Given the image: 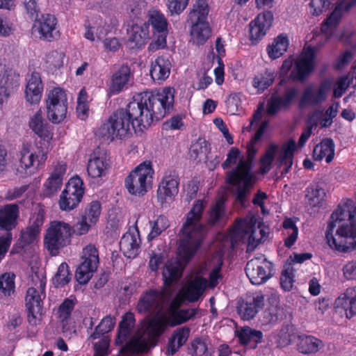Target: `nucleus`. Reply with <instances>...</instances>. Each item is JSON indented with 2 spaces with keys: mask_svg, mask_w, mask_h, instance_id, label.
Wrapping results in <instances>:
<instances>
[{
  "mask_svg": "<svg viewBox=\"0 0 356 356\" xmlns=\"http://www.w3.org/2000/svg\"><path fill=\"white\" fill-rule=\"evenodd\" d=\"M183 270L180 261L171 259L167 261L163 270L165 288L161 290L151 289L143 294L137 305L138 312L155 316L145 323L134 335H131L135 319L131 313H127L119 325L117 345H121L120 352L123 355L146 352L156 337L160 336L168 325L183 323L196 314V309L179 310L182 300L176 297L168 305L172 296L170 285L177 281Z\"/></svg>",
  "mask_w": 356,
  "mask_h": 356,
  "instance_id": "obj_1",
  "label": "nucleus"
},
{
  "mask_svg": "<svg viewBox=\"0 0 356 356\" xmlns=\"http://www.w3.org/2000/svg\"><path fill=\"white\" fill-rule=\"evenodd\" d=\"M175 91L164 88L156 93L145 91L134 95L127 108L114 112L95 131L97 136L112 142L131 135L132 129L142 131L154 119L165 117L172 108Z\"/></svg>",
  "mask_w": 356,
  "mask_h": 356,
  "instance_id": "obj_2",
  "label": "nucleus"
},
{
  "mask_svg": "<svg viewBox=\"0 0 356 356\" xmlns=\"http://www.w3.org/2000/svg\"><path fill=\"white\" fill-rule=\"evenodd\" d=\"M325 238L334 251L350 253L356 250V207L353 201H342L332 212Z\"/></svg>",
  "mask_w": 356,
  "mask_h": 356,
  "instance_id": "obj_3",
  "label": "nucleus"
},
{
  "mask_svg": "<svg viewBox=\"0 0 356 356\" xmlns=\"http://www.w3.org/2000/svg\"><path fill=\"white\" fill-rule=\"evenodd\" d=\"M343 15L336 8L323 23L320 29H316L307 35V40L313 42L315 47L311 45L305 47L300 56L295 61V67L291 72V76L298 80H303L314 70L316 65V51L326 44L335 32L336 27Z\"/></svg>",
  "mask_w": 356,
  "mask_h": 356,
  "instance_id": "obj_4",
  "label": "nucleus"
},
{
  "mask_svg": "<svg viewBox=\"0 0 356 356\" xmlns=\"http://www.w3.org/2000/svg\"><path fill=\"white\" fill-rule=\"evenodd\" d=\"M237 163L236 167L227 173L226 181L230 185L236 202L243 207L256 182V177L251 171L250 163L241 156V152L236 147H232L222 167L227 169Z\"/></svg>",
  "mask_w": 356,
  "mask_h": 356,
  "instance_id": "obj_5",
  "label": "nucleus"
},
{
  "mask_svg": "<svg viewBox=\"0 0 356 356\" xmlns=\"http://www.w3.org/2000/svg\"><path fill=\"white\" fill-rule=\"evenodd\" d=\"M206 203L201 200L195 202L186 214V221L179 233L177 254L182 262L187 263L201 246L206 231L201 219Z\"/></svg>",
  "mask_w": 356,
  "mask_h": 356,
  "instance_id": "obj_6",
  "label": "nucleus"
},
{
  "mask_svg": "<svg viewBox=\"0 0 356 356\" xmlns=\"http://www.w3.org/2000/svg\"><path fill=\"white\" fill-rule=\"evenodd\" d=\"M296 147V142L292 139L285 142L281 146L275 143L270 144L260 159V172L263 174L269 172L273 161L275 159L277 167L283 168L281 175L283 176L287 174L293 165Z\"/></svg>",
  "mask_w": 356,
  "mask_h": 356,
  "instance_id": "obj_7",
  "label": "nucleus"
},
{
  "mask_svg": "<svg viewBox=\"0 0 356 356\" xmlns=\"http://www.w3.org/2000/svg\"><path fill=\"white\" fill-rule=\"evenodd\" d=\"M256 222L257 219L254 217H247L237 220L235 223L234 233L246 241L247 252L254 251L269 233L268 227L262 223H259L256 227Z\"/></svg>",
  "mask_w": 356,
  "mask_h": 356,
  "instance_id": "obj_8",
  "label": "nucleus"
},
{
  "mask_svg": "<svg viewBox=\"0 0 356 356\" xmlns=\"http://www.w3.org/2000/svg\"><path fill=\"white\" fill-rule=\"evenodd\" d=\"M32 281L35 282V286L28 289L25 300L28 321L31 324L36 325L41 321L43 315L42 300L46 296V279L35 275Z\"/></svg>",
  "mask_w": 356,
  "mask_h": 356,
  "instance_id": "obj_9",
  "label": "nucleus"
},
{
  "mask_svg": "<svg viewBox=\"0 0 356 356\" xmlns=\"http://www.w3.org/2000/svg\"><path fill=\"white\" fill-rule=\"evenodd\" d=\"M154 170L150 162H143L136 167L124 181L128 192L134 195L143 196L151 188Z\"/></svg>",
  "mask_w": 356,
  "mask_h": 356,
  "instance_id": "obj_10",
  "label": "nucleus"
},
{
  "mask_svg": "<svg viewBox=\"0 0 356 356\" xmlns=\"http://www.w3.org/2000/svg\"><path fill=\"white\" fill-rule=\"evenodd\" d=\"M72 226L63 221L51 222L44 237V245L51 254L56 255L58 250L70 243Z\"/></svg>",
  "mask_w": 356,
  "mask_h": 356,
  "instance_id": "obj_11",
  "label": "nucleus"
},
{
  "mask_svg": "<svg viewBox=\"0 0 356 356\" xmlns=\"http://www.w3.org/2000/svg\"><path fill=\"white\" fill-rule=\"evenodd\" d=\"M46 108L48 119L54 124L63 122L67 112L66 92L60 88H54L47 92Z\"/></svg>",
  "mask_w": 356,
  "mask_h": 356,
  "instance_id": "obj_12",
  "label": "nucleus"
},
{
  "mask_svg": "<svg viewBox=\"0 0 356 356\" xmlns=\"http://www.w3.org/2000/svg\"><path fill=\"white\" fill-rule=\"evenodd\" d=\"M48 152L35 144L26 143L20 151L19 166L30 173L43 168L47 159Z\"/></svg>",
  "mask_w": 356,
  "mask_h": 356,
  "instance_id": "obj_13",
  "label": "nucleus"
},
{
  "mask_svg": "<svg viewBox=\"0 0 356 356\" xmlns=\"http://www.w3.org/2000/svg\"><path fill=\"white\" fill-rule=\"evenodd\" d=\"M85 188L83 180L78 176L69 179L59 198V207L62 211H69L76 208L81 202Z\"/></svg>",
  "mask_w": 356,
  "mask_h": 356,
  "instance_id": "obj_14",
  "label": "nucleus"
},
{
  "mask_svg": "<svg viewBox=\"0 0 356 356\" xmlns=\"http://www.w3.org/2000/svg\"><path fill=\"white\" fill-rule=\"evenodd\" d=\"M81 263L76 270V279L81 284L89 282L99 264V252L92 244L86 245L82 251Z\"/></svg>",
  "mask_w": 356,
  "mask_h": 356,
  "instance_id": "obj_15",
  "label": "nucleus"
},
{
  "mask_svg": "<svg viewBox=\"0 0 356 356\" xmlns=\"http://www.w3.org/2000/svg\"><path fill=\"white\" fill-rule=\"evenodd\" d=\"M272 264L264 255L255 257L245 266V273L252 284L259 285L271 277Z\"/></svg>",
  "mask_w": 356,
  "mask_h": 356,
  "instance_id": "obj_16",
  "label": "nucleus"
},
{
  "mask_svg": "<svg viewBox=\"0 0 356 356\" xmlns=\"http://www.w3.org/2000/svg\"><path fill=\"white\" fill-rule=\"evenodd\" d=\"M332 83L325 80L320 84H311L305 88L300 99V107L314 106L324 102L331 89Z\"/></svg>",
  "mask_w": 356,
  "mask_h": 356,
  "instance_id": "obj_17",
  "label": "nucleus"
},
{
  "mask_svg": "<svg viewBox=\"0 0 356 356\" xmlns=\"http://www.w3.org/2000/svg\"><path fill=\"white\" fill-rule=\"evenodd\" d=\"M205 268L206 265L204 264L197 275L188 280L182 287L177 297H179L182 300L195 302L202 296L208 284L207 280L202 276Z\"/></svg>",
  "mask_w": 356,
  "mask_h": 356,
  "instance_id": "obj_18",
  "label": "nucleus"
},
{
  "mask_svg": "<svg viewBox=\"0 0 356 356\" xmlns=\"http://www.w3.org/2000/svg\"><path fill=\"white\" fill-rule=\"evenodd\" d=\"M19 76L4 60H0V104H2L19 86Z\"/></svg>",
  "mask_w": 356,
  "mask_h": 356,
  "instance_id": "obj_19",
  "label": "nucleus"
},
{
  "mask_svg": "<svg viewBox=\"0 0 356 356\" xmlns=\"http://www.w3.org/2000/svg\"><path fill=\"white\" fill-rule=\"evenodd\" d=\"M179 180L175 174L166 173L159 184L157 197L163 205L172 202L179 193Z\"/></svg>",
  "mask_w": 356,
  "mask_h": 356,
  "instance_id": "obj_20",
  "label": "nucleus"
},
{
  "mask_svg": "<svg viewBox=\"0 0 356 356\" xmlns=\"http://www.w3.org/2000/svg\"><path fill=\"white\" fill-rule=\"evenodd\" d=\"M57 19L50 14H41L35 17L33 31L39 34L40 39L51 40L58 36L56 30Z\"/></svg>",
  "mask_w": 356,
  "mask_h": 356,
  "instance_id": "obj_21",
  "label": "nucleus"
},
{
  "mask_svg": "<svg viewBox=\"0 0 356 356\" xmlns=\"http://www.w3.org/2000/svg\"><path fill=\"white\" fill-rule=\"evenodd\" d=\"M339 108L338 102L331 104L323 112L321 108H317L311 112L308 115L307 124L311 127L320 126L321 128H327L331 126L333 119L337 116Z\"/></svg>",
  "mask_w": 356,
  "mask_h": 356,
  "instance_id": "obj_22",
  "label": "nucleus"
},
{
  "mask_svg": "<svg viewBox=\"0 0 356 356\" xmlns=\"http://www.w3.org/2000/svg\"><path fill=\"white\" fill-rule=\"evenodd\" d=\"M273 15L270 11L259 14L250 24V39L258 42L264 38L272 26Z\"/></svg>",
  "mask_w": 356,
  "mask_h": 356,
  "instance_id": "obj_23",
  "label": "nucleus"
},
{
  "mask_svg": "<svg viewBox=\"0 0 356 356\" xmlns=\"http://www.w3.org/2000/svg\"><path fill=\"white\" fill-rule=\"evenodd\" d=\"M141 239L137 228L129 229L121 238L120 248L127 258H135L140 251Z\"/></svg>",
  "mask_w": 356,
  "mask_h": 356,
  "instance_id": "obj_24",
  "label": "nucleus"
},
{
  "mask_svg": "<svg viewBox=\"0 0 356 356\" xmlns=\"http://www.w3.org/2000/svg\"><path fill=\"white\" fill-rule=\"evenodd\" d=\"M29 127L42 140L47 142L52 140L54 136L53 128L44 118L41 109L38 110L30 117Z\"/></svg>",
  "mask_w": 356,
  "mask_h": 356,
  "instance_id": "obj_25",
  "label": "nucleus"
},
{
  "mask_svg": "<svg viewBox=\"0 0 356 356\" xmlns=\"http://www.w3.org/2000/svg\"><path fill=\"white\" fill-rule=\"evenodd\" d=\"M356 288H348L335 301L337 312L348 319L356 314Z\"/></svg>",
  "mask_w": 356,
  "mask_h": 356,
  "instance_id": "obj_26",
  "label": "nucleus"
},
{
  "mask_svg": "<svg viewBox=\"0 0 356 356\" xmlns=\"http://www.w3.org/2000/svg\"><path fill=\"white\" fill-rule=\"evenodd\" d=\"M132 79L130 67L127 65L120 66L113 74L109 83V92L117 95L126 90Z\"/></svg>",
  "mask_w": 356,
  "mask_h": 356,
  "instance_id": "obj_27",
  "label": "nucleus"
},
{
  "mask_svg": "<svg viewBox=\"0 0 356 356\" xmlns=\"http://www.w3.org/2000/svg\"><path fill=\"white\" fill-rule=\"evenodd\" d=\"M43 92V84L39 73L33 72L28 78L25 89L26 100L31 104L40 103Z\"/></svg>",
  "mask_w": 356,
  "mask_h": 356,
  "instance_id": "obj_28",
  "label": "nucleus"
},
{
  "mask_svg": "<svg viewBox=\"0 0 356 356\" xmlns=\"http://www.w3.org/2000/svg\"><path fill=\"white\" fill-rule=\"evenodd\" d=\"M19 211L16 204H8L0 208V229L10 231L17 223Z\"/></svg>",
  "mask_w": 356,
  "mask_h": 356,
  "instance_id": "obj_29",
  "label": "nucleus"
},
{
  "mask_svg": "<svg viewBox=\"0 0 356 356\" xmlns=\"http://www.w3.org/2000/svg\"><path fill=\"white\" fill-rule=\"evenodd\" d=\"M264 298L262 295H257L241 302L237 307V311L241 318L243 320L253 318L259 309L264 305Z\"/></svg>",
  "mask_w": 356,
  "mask_h": 356,
  "instance_id": "obj_30",
  "label": "nucleus"
},
{
  "mask_svg": "<svg viewBox=\"0 0 356 356\" xmlns=\"http://www.w3.org/2000/svg\"><path fill=\"white\" fill-rule=\"evenodd\" d=\"M297 93V89L292 88L289 89L282 97L273 95L268 102L267 113L269 115H274L280 109L288 107Z\"/></svg>",
  "mask_w": 356,
  "mask_h": 356,
  "instance_id": "obj_31",
  "label": "nucleus"
},
{
  "mask_svg": "<svg viewBox=\"0 0 356 356\" xmlns=\"http://www.w3.org/2000/svg\"><path fill=\"white\" fill-rule=\"evenodd\" d=\"M298 350L305 355L315 354L324 347L323 342L312 335L300 334L296 340Z\"/></svg>",
  "mask_w": 356,
  "mask_h": 356,
  "instance_id": "obj_32",
  "label": "nucleus"
},
{
  "mask_svg": "<svg viewBox=\"0 0 356 356\" xmlns=\"http://www.w3.org/2000/svg\"><path fill=\"white\" fill-rule=\"evenodd\" d=\"M191 41L197 45L204 44L210 38L211 29L208 22H191Z\"/></svg>",
  "mask_w": 356,
  "mask_h": 356,
  "instance_id": "obj_33",
  "label": "nucleus"
},
{
  "mask_svg": "<svg viewBox=\"0 0 356 356\" xmlns=\"http://www.w3.org/2000/svg\"><path fill=\"white\" fill-rule=\"evenodd\" d=\"M171 69V63L168 58L158 57L152 63L150 75L154 81H163L168 78Z\"/></svg>",
  "mask_w": 356,
  "mask_h": 356,
  "instance_id": "obj_34",
  "label": "nucleus"
},
{
  "mask_svg": "<svg viewBox=\"0 0 356 356\" xmlns=\"http://www.w3.org/2000/svg\"><path fill=\"white\" fill-rule=\"evenodd\" d=\"M109 163L104 155H92L89 159L87 172L92 178H99L106 175Z\"/></svg>",
  "mask_w": 356,
  "mask_h": 356,
  "instance_id": "obj_35",
  "label": "nucleus"
},
{
  "mask_svg": "<svg viewBox=\"0 0 356 356\" xmlns=\"http://www.w3.org/2000/svg\"><path fill=\"white\" fill-rule=\"evenodd\" d=\"M334 156V144L332 139L325 138L317 145L313 151V158L316 161L325 159L327 163L331 162Z\"/></svg>",
  "mask_w": 356,
  "mask_h": 356,
  "instance_id": "obj_36",
  "label": "nucleus"
},
{
  "mask_svg": "<svg viewBox=\"0 0 356 356\" xmlns=\"http://www.w3.org/2000/svg\"><path fill=\"white\" fill-rule=\"evenodd\" d=\"M190 329L182 327L177 329L169 339L167 354L173 355L188 340Z\"/></svg>",
  "mask_w": 356,
  "mask_h": 356,
  "instance_id": "obj_37",
  "label": "nucleus"
},
{
  "mask_svg": "<svg viewBox=\"0 0 356 356\" xmlns=\"http://www.w3.org/2000/svg\"><path fill=\"white\" fill-rule=\"evenodd\" d=\"M238 337L241 343L245 345L248 348L254 349L258 343L261 342L263 334L261 331L245 327L238 332Z\"/></svg>",
  "mask_w": 356,
  "mask_h": 356,
  "instance_id": "obj_38",
  "label": "nucleus"
},
{
  "mask_svg": "<svg viewBox=\"0 0 356 356\" xmlns=\"http://www.w3.org/2000/svg\"><path fill=\"white\" fill-rule=\"evenodd\" d=\"M289 40L286 35H279L273 42L267 47V52L271 59L280 57L286 51L289 46Z\"/></svg>",
  "mask_w": 356,
  "mask_h": 356,
  "instance_id": "obj_39",
  "label": "nucleus"
},
{
  "mask_svg": "<svg viewBox=\"0 0 356 356\" xmlns=\"http://www.w3.org/2000/svg\"><path fill=\"white\" fill-rule=\"evenodd\" d=\"M129 40L135 47H140L149 37V26L145 23L134 24L129 31Z\"/></svg>",
  "mask_w": 356,
  "mask_h": 356,
  "instance_id": "obj_40",
  "label": "nucleus"
},
{
  "mask_svg": "<svg viewBox=\"0 0 356 356\" xmlns=\"http://www.w3.org/2000/svg\"><path fill=\"white\" fill-rule=\"evenodd\" d=\"M209 6L206 0H197L193 4L188 17L191 22H207Z\"/></svg>",
  "mask_w": 356,
  "mask_h": 356,
  "instance_id": "obj_41",
  "label": "nucleus"
},
{
  "mask_svg": "<svg viewBox=\"0 0 356 356\" xmlns=\"http://www.w3.org/2000/svg\"><path fill=\"white\" fill-rule=\"evenodd\" d=\"M306 199L311 207H320L325 201V190L318 185H312L306 189Z\"/></svg>",
  "mask_w": 356,
  "mask_h": 356,
  "instance_id": "obj_42",
  "label": "nucleus"
},
{
  "mask_svg": "<svg viewBox=\"0 0 356 356\" xmlns=\"http://www.w3.org/2000/svg\"><path fill=\"white\" fill-rule=\"evenodd\" d=\"M149 233L147 235L149 241L157 238L170 226L168 218L163 215L159 216L156 219L149 222Z\"/></svg>",
  "mask_w": 356,
  "mask_h": 356,
  "instance_id": "obj_43",
  "label": "nucleus"
},
{
  "mask_svg": "<svg viewBox=\"0 0 356 356\" xmlns=\"http://www.w3.org/2000/svg\"><path fill=\"white\" fill-rule=\"evenodd\" d=\"M282 235L284 238V245L291 248L296 241L298 236V229L295 222L291 218H286L282 223Z\"/></svg>",
  "mask_w": 356,
  "mask_h": 356,
  "instance_id": "obj_44",
  "label": "nucleus"
},
{
  "mask_svg": "<svg viewBox=\"0 0 356 356\" xmlns=\"http://www.w3.org/2000/svg\"><path fill=\"white\" fill-rule=\"evenodd\" d=\"M65 55L63 51H52L46 56L45 64L52 73L63 66Z\"/></svg>",
  "mask_w": 356,
  "mask_h": 356,
  "instance_id": "obj_45",
  "label": "nucleus"
},
{
  "mask_svg": "<svg viewBox=\"0 0 356 356\" xmlns=\"http://www.w3.org/2000/svg\"><path fill=\"white\" fill-rule=\"evenodd\" d=\"M274 79V73L265 71L264 73L259 74L253 78L252 86L257 90L259 93H261L273 83Z\"/></svg>",
  "mask_w": 356,
  "mask_h": 356,
  "instance_id": "obj_46",
  "label": "nucleus"
},
{
  "mask_svg": "<svg viewBox=\"0 0 356 356\" xmlns=\"http://www.w3.org/2000/svg\"><path fill=\"white\" fill-rule=\"evenodd\" d=\"M15 278V275L10 273H6L0 276V291L5 296H10L14 293Z\"/></svg>",
  "mask_w": 356,
  "mask_h": 356,
  "instance_id": "obj_47",
  "label": "nucleus"
},
{
  "mask_svg": "<svg viewBox=\"0 0 356 356\" xmlns=\"http://www.w3.org/2000/svg\"><path fill=\"white\" fill-rule=\"evenodd\" d=\"M102 211L101 204L98 201H92L85 209L83 216H82L92 225L98 221Z\"/></svg>",
  "mask_w": 356,
  "mask_h": 356,
  "instance_id": "obj_48",
  "label": "nucleus"
},
{
  "mask_svg": "<svg viewBox=\"0 0 356 356\" xmlns=\"http://www.w3.org/2000/svg\"><path fill=\"white\" fill-rule=\"evenodd\" d=\"M149 22L158 33H168V22L163 14L154 11L149 17Z\"/></svg>",
  "mask_w": 356,
  "mask_h": 356,
  "instance_id": "obj_49",
  "label": "nucleus"
},
{
  "mask_svg": "<svg viewBox=\"0 0 356 356\" xmlns=\"http://www.w3.org/2000/svg\"><path fill=\"white\" fill-rule=\"evenodd\" d=\"M71 277L72 274L69 270L68 265L63 262L59 266L53 282L56 287L63 286L70 281Z\"/></svg>",
  "mask_w": 356,
  "mask_h": 356,
  "instance_id": "obj_50",
  "label": "nucleus"
},
{
  "mask_svg": "<svg viewBox=\"0 0 356 356\" xmlns=\"http://www.w3.org/2000/svg\"><path fill=\"white\" fill-rule=\"evenodd\" d=\"M115 324V320L111 316L104 317L95 328V331L92 333L91 337L96 339L100 335L104 334L112 330Z\"/></svg>",
  "mask_w": 356,
  "mask_h": 356,
  "instance_id": "obj_51",
  "label": "nucleus"
},
{
  "mask_svg": "<svg viewBox=\"0 0 356 356\" xmlns=\"http://www.w3.org/2000/svg\"><path fill=\"white\" fill-rule=\"evenodd\" d=\"M267 123L263 122L257 131L256 132L254 138L248 143L247 145V154H248V159L245 160L246 161H248L250 164L251 165V163L254 159V155L256 154L257 152V149L256 147V143L257 141L260 139L261 136H262L266 127Z\"/></svg>",
  "mask_w": 356,
  "mask_h": 356,
  "instance_id": "obj_52",
  "label": "nucleus"
},
{
  "mask_svg": "<svg viewBox=\"0 0 356 356\" xmlns=\"http://www.w3.org/2000/svg\"><path fill=\"white\" fill-rule=\"evenodd\" d=\"M63 179L51 175L43 184V194L47 197L54 195L61 186Z\"/></svg>",
  "mask_w": 356,
  "mask_h": 356,
  "instance_id": "obj_53",
  "label": "nucleus"
},
{
  "mask_svg": "<svg viewBox=\"0 0 356 356\" xmlns=\"http://www.w3.org/2000/svg\"><path fill=\"white\" fill-rule=\"evenodd\" d=\"M293 267L288 266L284 267L280 276V284L284 291H290L293 286L294 274Z\"/></svg>",
  "mask_w": 356,
  "mask_h": 356,
  "instance_id": "obj_54",
  "label": "nucleus"
},
{
  "mask_svg": "<svg viewBox=\"0 0 356 356\" xmlns=\"http://www.w3.org/2000/svg\"><path fill=\"white\" fill-rule=\"evenodd\" d=\"M74 303L72 300L66 299L60 306L58 309V318L63 323V329L66 330L65 322L70 320V317L72 310L74 309Z\"/></svg>",
  "mask_w": 356,
  "mask_h": 356,
  "instance_id": "obj_55",
  "label": "nucleus"
},
{
  "mask_svg": "<svg viewBox=\"0 0 356 356\" xmlns=\"http://www.w3.org/2000/svg\"><path fill=\"white\" fill-rule=\"evenodd\" d=\"M331 3V0H311L309 12L314 16H318L326 11Z\"/></svg>",
  "mask_w": 356,
  "mask_h": 356,
  "instance_id": "obj_56",
  "label": "nucleus"
},
{
  "mask_svg": "<svg viewBox=\"0 0 356 356\" xmlns=\"http://www.w3.org/2000/svg\"><path fill=\"white\" fill-rule=\"evenodd\" d=\"M191 350L195 356H211L207 343L200 339H195L191 344Z\"/></svg>",
  "mask_w": 356,
  "mask_h": 356,
  "instance_id": "obj_57",
  "label": "nucleus"
},
{
  "mask_svg": "<svg viewBox=\"0 0 356 356\" xmlns=\"http://www.w3.org/2000/svg\"><path fill=\"white\" fill-rule=\"evenodd\" d=\"M189 0H167L166 6L171 15H179L188 6Z\"/></svg>",
  "mask_w": 356,
  "mask_h": 356,
  "instance_id": "obj_58",
  "label": "nucleus"
},
{
  "mask_svg": "<svg viewBox=\"0 0 356 356\" xmlns=\"http://www.w3.org/2000/svg\"><path fill=\"white\" fill-rule=\"evenodd\" d=\"M224 200L220 199L211 209L209 214V222L212 225L217 222L224 215Z\"/></svg>",
  "mask_w": 356,
  "mask_h": 356,
  "instance_id": "obj_59",
  "label": "nucleus"
},
{
  "mask_svg": "<svg viewBox=\"0 0 356 356\" xmlns=\"http://www.w3.org/2000/svg\"><path fill=\"white\" fill-rule=\"evenodd\" d=\"M15 25L6 16L0 15V35L7 37L13 33Z\"/></svg>",
  "mask_w": 356,
  "mask_h": 356,
  "instance_id": "obj_60",
  "label": "nucleus"
},
{
  "mask_svg": "<svg viewBox=\"0 0 356 356\" xmlns=\"http://www.w3.org/2000/svg\"><path fill=\"white\" fill-rule=\"evenodd\" d=\"M351 86L349 82V76H343L339 78L334 86V96L339 98L346 92L348 86Z\"/></svg>",
  "mask_w": 356,
  "mask_h": 356,
  "instance_id": "obj_61",
  "label": "nucleus"
},
{
  "mask_svg": "<svg viewBox=\"0 0 356 356\" xmlns=\"http://www.w3.org/2000/svg\"><path fill=\"white\" fill-rule=\"evenodd\" d=\"M342 272L346 280L356 281V259L347 261L342 267Z\"/></svg>",
  "mask_w": 356,
  "mask_h": 356,
  "instance_id": "obj_62",
  "label": "nucleus"
},
{
  "mask_svg": "<svg viewBox=\"0 0 356 356\" xmlns=\"http://www.w3.org/2000/svg\"><path fill=\"white\" fill-rule=\"evenodd\" d=\"M158 36L156 40H153L148 47L149 51H156L160 49H164L166 47V36L167 34L158 33Z\"/></svg>",
  "mask_w": 356,
  "mask_h": 356,
  "instance_id": "obj_63",
  "label": "nucleus"
},
{
  "mask_svg": "<svg viewBox=\"0 0 356 356\" xmlns=\"http://www.w3.org/2000/svg\"><path fill=\"white\" fill-rule=\"evenodd\" d=\"M92 225L90 224L84 218H81V220L76 223L72 227V234L74 233L77 235L86 234L90 229V227Z\"/></svg>",
  "mask_w": 356,
  "mask_h": 356,
  "instance_id": "obj_64",
  "label": "nucleus"
}]
</instances>
